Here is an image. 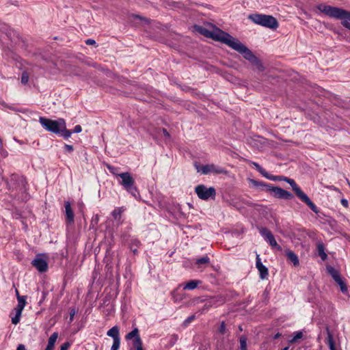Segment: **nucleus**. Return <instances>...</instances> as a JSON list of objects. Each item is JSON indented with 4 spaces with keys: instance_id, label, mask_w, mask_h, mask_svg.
<instances>
[{
    "instance_id": "f257e3e1",
    "label": "nucleus",
    "mask_w": 350,
    "mask_h": 350,
    "mask_svg": "<svg viewBox=\"0 0 350 350\" xmlns=\"http://www.w3.org/2000/svg\"><path fill=\"white\" fill-rule=\"evenodd\" d=\"M269 180L273 181H285L288 183L292 187V189L295 193L296 196L315 213L319 212L317 206L312 202L309 197L301 189V188L296 184L295 181L290 178L284 176H273L267 172L265 176Z\"/></svg>"
},
{
    "instance_id": "f03ea898",
    "label": "nucleus",
    "mask_w": 350,
    "mask_h": 350,
    "mask_svg": "<svg viewBox=\"0 0 350 350\" xmlns=\"http://www.w3.org/2000/svg\"><path fill=\"white\" fill-rule=\"evenodd\" d=\"M226 44L241 53L245 59L256 66L260 71H262L264 70V67L260 61L239 40L230 35Z\"/></svg>"
},
{
    "instance_id": "7ed1b4c3",
    "label": "nucleus",
    "mask_w": 350,
    "mask_h": 350,
    "mask_svg": "<svg viewBox=\"0 0 350 350\" xmlns=\"http://www.w3.org/2000/svg\"><path fill=\"white\" fill-rule=\"evenodd\" d=\"M317 8L327 16L340 20L341 24L350 30V11L325 4H320Z\"/></svg>"
},
{
    "instance_id": "20e7f679",
    "label": "nucleus",
    "mask_w": 350,
    "mask_h": 350,
    "mask_svg": "<svg viewBox=\"0 0 350 350\" xmlns=\"http://www.w3.org/2000/svg\"><path fill=\"white\" fill-rule=\"evenodd\" d=\"M194 29L197 32L207 38H211L214 40L219 41L224 44L226 43L228 38L230 37L229 33L221 30L219 28H215L213 31H209L204 27L195 25Z\"/></svg>"
},
{
    "instance_id": "39448f33",
    "label": "nucleus",
    "mask_w": 350,
    "mask_h": 350,
    "mask_svg": "<svg viewBox=\"0 0 350 350\" xmlns=\"http://www.w3.org/2000/svg\"><path fill=\"white\" fill-rule=\"evenodd\" d=\"M248 18L255 24L271 29H275L279 26L277 19L271 15H266L262 14H250L248 16Z\"/></svg>"
},
{
    "instance_id": "423d86ee",
    "label": "nucleus",
    "mask_w": 350,
    "mask_h": 350,
    "mask_svg": "<svg viewBox=\"0 0 350 350\" xmlns=\"http://www.w3.org/2000/svg\"><path fill=\"white\" fill-rule=\"evenodd\" d=\"M117 176L121 178L119 183L123 188L133 196L135 199H139L140 197L139 192L135 185V180L129 172H123L118 174Z\"/></svg>"
},
{
    "instance_id": "0eeeda50",
    "label": "nucleus",
    "mask_w": 350,
    "mask_h": 350,
    "mask_svg": "<svg viewBox=\"0 0 350 350\" xmlns=\"http://www.w3.org/2000/svg\"><path fill=\"white\" fill-rule=\"evenodd\" d=\"M64 120L63 118L53 120L42 116L39 118V122L42 126L46 131L55 134H59L60 130L64 129Z\"/></svg>"
},
{
    "instance_id": "6e6552de",
    "label": "nucleus",
    "mask_w": 350,
    "mask_h": 350,
    "mask_svg": "<svg viewBox=\"0 0 350 350\" xmlns=\"http://www.w3.org/2000/svg\"><path fill=\"white\" fill-rule=\"evenodd\" d=\"M195 192L198 197L203 200L209 199L215 200L216 197V190L214 187H206L204 185H198L195 187Z\"/></svg>"
},
{
    "instance_id": "1a4fd4ad",
    "label": "nucleus",
    "mask_w": 350,
    "mask_h": 350,
    "mask_svg": "<svg viewBox=\"0 0 350 350\" xmlns=\"http://www.w3.org/2000/svg\"><path fill=\"white\" fill-rule=\"evenodd\" d=\"M268 193L275 198L282 200H291L294 197L291 192L286 191L281 187L273 186L272 185L270 189H268Z\"/></svg>"
},
{
    "instance_id": "9d476101",
    "label": "nucleus",
    "mask_w": 350,
    "mask_h": 350,
    "mask_svg": "<svg viewBox=\"0 0 350 350\" xmlns=\"http://www.w3.org/2000/svg\"><path fill=\"white\" fill-rule=\"evenodd\" d=\"M198 172H201L203 174H208L210 173H214L217 174H225L226 170L221 167L214 164H208L202 165L200 167H197Z\"/></svg>"
},
{
    "instance_id": "9b49d317",
    "label": "nucleus",
    "mask_w": 350,
    "mask_h": 350,
    "mask_svg": "<svg viewBox=\"0 0 350 350\" xmlns=\"http://www.w3.org/2000/svg\"><path fill=\"white\" fill-rule=\"evenodd\" d=\"M18 304L14 308L15 316L12 318V323L16 325L19 323L22 312L26 305V297L25 296H18Z\"/></svg>"
},
{
    "instance_id": "f8f14e48",
    "label": "nucleus",
    "mask_w": 350,
    "mask_h": 350,
    "mask_svg": "<svg viewBox=\"0 0 350 350\" xmlns=\"http://www.w3.org/2000/svg\"><path fill=\"white\" fill-rule=\"evenodd\" d=\"M259 232L271 247H275L278 250H282L281 246L278 244L274 236L269 229L267 228H261L259 230Z\"/></svg>"
},
{
    "instance_id": "ddd939ff",
    "label": "nucleus",
    "mask_w": 350,
    "mask_h": 350,
    "mask_svg": "<svg viewBox=\"0 0 350 350\" xmlns=\"http://www.w3.org/2000/svg\"><path fill=\"white\" fill-rule=\"evenodd\" d=\"M32 265L36 269L41 272L44 273L48 270L49 266L46 260L42 258L40 256H37L31 262Z\"/></svg>"
},
{
    "instance_id": "4468645a",
    "label": "nucleus",
    "mask_w": 350,
    "mask_h": 350,
    "mask_svg": "<svg viewBox=\"0 0 350 350\" xmlns=\"http://www.w3.org/2000/svg\"><path fill=\"white\" fill-rule=\"evenodd\" d=\"M256 267L259 271L260 278L262 280L267 279L269 275L268 269L262 265L258 254L256 255Z\"/></svg>"
},
{
    "instance_id": "2eb2a0df",
    "label": "nucleus",
    "mask_w": 350,
    "mask_h": 350,
    "mask_svg": "<svg viewBox=\"0 0 350 350\" xmlns=\"http://www.w3.org/2000/svg\"><path fill=\"white\" fill-rule=\"evenodd\" d=\"M125 338H126V340H128L133 339V345L134 347H136L137 342H139L140 345L142 344V341L139 335V329L137 327L134 328L131 332L128 333L126 335Z\"/></svg>"
},
{
    "instance_id": "dca6fc26",
    "label": "nucleus",
    "mask_w": 350,
    "mask_h": 350,
    "mask_svg": "<svg viewBox=\"0 0 350 350\" xmlns=\"http://www.w3.org/2000/svg\"><path fill=\"white\" fill-rule=\"evenodd\" d=\"M65 211L66 221L72 224L74 222V213L72 210L70 203L69 202H65Z\"/></svg>"
},
{
    "instance_id": "f3484780",
    "label": "nucleus",
    "mask_w": 350,
    "mask_h": 350,
    "mask_svg": "<svg viewBox=\"0 0 350 350\" xmlns=\"http://www.w3.org/2000/svg\"><path fill=\"white\" fill-rule=\"evenodd\" d=\"M286 256L287 259L293 262V265L297 267L299 265L298 256L292 250H288L286 251Z\"/></svg>"
},
{
    "instance_id": "a211bd4d",
    "label": "nucleus",
    "mask_w": 350,
    "mask_h": 350,
    "mask_svg": "<svg viewBox=\"0 0 350 350\" xmlns=\"http://www.w3.org/2000/svg\"><path fill=\"white\" fill-rule=\"evenodd\" d=\"M326 332L327 336L325 340V343L328 345L330 350H336L333 336L328 327L326 328Z\"/></svg>"
},
{
    "instance_id": "6ab92c4d",
    "label": "nucleus",
    "mask_w": 350,
    "mask_h": 350,
    "mask_svg": "<svg viewBox=\"0 0 350 350\" xmlns=\"http://www.w3.org/2000/svg\"><path fill=\"white\" fill-rule=\"evenodd\" d=\"M250 182L254 187H260L262 191H265L266 192H268V189H270L271 186V184H267L266 183L258 181L254 179H251Z\"/></svg>"
},
{
    "instance_id": "aec40b11",
    "label": "nucleus",
    "mask_w": 350,
    "mask_h": 350,
    "mask_svg": "<svg viewBox=\"0 0 350 350\" xmlns=\"http://www.w3.org/2000/svg\"><path fill=\"white\" fill-rule=\"evenodd\" d=\"M141 245V242L136 238H132L130 240L129 247L133 253L135 255L138 253L137 249Z\"/></svg>"
},
{
    "instance_id": "412c9836",
    "label": "nucleus",
    "mask_w": 350,
    "mask_h": 350,
    "mask_svg": "<svg viewBox=\"0 0 350 350\" xmlns=\"http://www.w3.org/2000/svg\"><path fill=\"white\" fill-rule=\"evenodd\" d=\"M317 250L318 254L321 257V260L325 261L327 258V255L325 252V245L323 243L318 242L317 245Z\"/></svg>"
},
{
    "instance_id": "4be33fe9",
    "label": "nucleus",
    "mask_w": 350,
    "mask_h": 350,
    "mask_svg": "<svg viewBox=\"0 0 350 350\" xmlns=\"http://www.w3.org/2000/svg\"><path fill=\"white\" fill-rule=\"evenodd\" d=\"M58 338V333L54 332L50 336L45 350H53L55 343Z\"/></svg>"
},
{
    "instance_id": "5701e85b",
    "label": "nucleus",
    "mask_w": 350,
    "mask_h": 350,
    "mask_svg": "<svg viewBox=\"0 0 350 350\" xmlns=\"http://www.w3.org/2000/svg\"><path fill=\"white\" fill-rule=\"evenodd\" d=\"M208 301L213 307H217L225 302V299L222 296H215L211 298Z\"/></svg>"
},
{
    "instance_id": "b1692460",
    "label": "nucleus",
    "mask_w": 350,
    "mask_h": 350,
    "mask_svg": "<svg viewBox=\"0 0 350 350\" xmlns=\"http://www.w3.org/2000/svg\"><path fill=\"white\" fill-rule=\"evenodd\" d=\"M327 271L335 282L339 280V278H341L339 271L332 266H327Z\"/></svg>"
},
{
    "instance_id": "393cba45",
    "label": "nucleus",
    "mask_w": 350,
    "mask_h": 350,
    "mask_svg": "<svg viewBox=\"0 0 350 350\" xmlns=\"http://www.w3.org/2000/svg\"><path fill=\"white\" fill-rule=\"evenodd\" d=\"M107 335L108 336H110L113 338V340L119 339V328L118 326H113L111 329H109L107 332Z\"/></svg>"
},
{
    "instance_id": "a878e982",
    "label": "nucleus",
    "mask_w": 350,
    "mask_h": 350,
    "mask_svg": "<svg viewBox=\"0 0 350 350\" xmlns=\"http://www.w3.org/2000/svg\"><path fill=\"white\" fill-rule=\"evenodd\" d=\"M201 283L200 280H192L185 284L183 288L185 290H193Z\"/></svg>"
},
{
    "instance_id": "bb28decb",
    "label": "nucleus",
    "mask_w": 350,
    "mask_h": 350,
    "mask_svg": "<svg viewBox=\"0 0 350 350\" xmlns=\"http://www.w3.org/2000/svg\"><path fill=\"white\" fill-rule=\"evenodd\" d=\"M125 211V208L122 207L116 208L111 213V215L115 220H120L122 213Z\"/></svg>"
},
{
    "instance_id": "cd10ccee",
    "label": "nucleus",
    "mask_w": 350,
    "mask_h": 350,
    "mask_svg": "<svg viewBox=\"0 0 350 350\" xmlns=\"http://www.w3.org/2000/svg\"><path fill=\"white\" fill-rule=\"evenodd\" d=\"M303 336H304V334H303L302 331L296 332L293 333L292 338L289 340L288 342L290 343H295L298 340L301 339L303 338Z\"/></svg>"
},
{
    "instance_id": "c85d7f7f",
    "label": "nucleus",
    "mask_w": 350,
    "mask_h": 350,
    "mask_svg": "<svg viewBox=\"0 0 350 350\" xmlns=\"http://www.w3.org/2000/svg\"><path fill=\"white\" fill-rule=\"evenodd\" d=\"M72 133V131L66 129V121L64 120V129L60 130V133L65 139H68Z\"/></svg>"
},
{
    "instance_id": "c756f323",
    "label": "nucleus",
    "mask_w": 350,
    "mask_h": 350,
    "mask_svg": "<svg viewBox=\"0 0 350 350\" xmlns=\"http://www.w3.org/2000/svg\"><path fill=\"white\" fill-rule=\"evenodd\" d=\"M336 282L340 286V291L345 293L347 291V287L345 282L342 280V278H339V280L336 281Z\"/></svg>"
},
{
    "instance_id": "7c9ffc66",
    "label": "nucleus",
    "mask_w": 350,
    "mask_h": 350,
    "mask_svg": "<svg viewBox=\"0 0 350 350\" xmlns=\"http://www.w3.org/2000/svg\"><path fill=\"white\" fill-rule=\"evenodd\" d=\"M253 165L255 167L256 170L260 172L264 177L267 174V172L257 163L252 162Z\"/></svg>"
},
{
    "instance_id": "2f4dec72",
    "label": "nucleus",
    "mask_w": 350,
    "mask_h": 350,
    "mask_svg": "<svg viewBox=\"0 0 350 350\" xmlns=\"http://www.w3.org/2000/svg\"><path fill=\"white\" fill-rule=\"evenodd\" d=\"M209 261V258L207 256H204L200 258L197 259L196 263L198 265H201L202 264H208Z\"/></svg>"
},
{
    "instance_id": "473e14b6",
    "label": "nucleus",
    "mask_w": 350,
    "mask_h": 350,
    "mask_svg": "<svg viewBox=\"0 0 350 350\" xmlns=\"http://www.w3.org/2000/svg\"><path fill=\"white\" fill-rule=\"evenodd\" d=\"M99 221V216L98 215H95L92 217L91 222H90V228H95L96 226L98 224Z\"/></svg>"
},
{
    "instance_id": "72a5a7b5",
    "label": "nucleus",
    "mask_w": 350,
    "mask_h": 350,
    "mask_svg": "<svg viewBox=\"0 0 350 350\" xmlns=\"http://www.w3.org/2000/svg\"><path fill=\"white\" fill-rule=\"evenodd\" d=\"M247 337L245 336H241L239 339L240 349L247 348Z\"/></svg>"
},
{
    "instance_id": "f704fd0d",
    "label": "nucleus",
    "mask_w": 350,
    "mask_h": 350,
    "mask_svg": "<svg viewBox=\"0 0 350 350\" xmlns=\"http://www.w3.org/2000/svg\"><path fill=\"white\" fill-rule=\"evenodd\" d=\"M113 345L111 347V350H118L120 345V338L113 340Z\"/></svg>"
},
{
    "instance_id": "c9c22d12",
    "label": "nucleus",
    "mask_w": 350,
    "mask_h": 350,
    "mask_svg": "<svg viewBox=\"0 0 350 350\" xmlns=\"http://www.w3.org/2000/svg\"><path fill=\"white\" fill-rule=\"evenodd\" d=\"M29 81V75L27 72H23L21 76V83L26 84Z\"/></svg>"
},
{
    "instance_id": "e433bc0d",
    "label": "nucleus",
    "mask_w": 350,
    "mask_h": 350,
    "mask_svg": "<svg viewBox=\"0 0 350 350\" xmlns=\"http://www.w3.org/2000/svg\"><path fill=\"white\" fill-rule=\"evenodd\" d=\"M219 332L221 334H225L226 332V323L224 321H222L220 324Z\"/></svg>"
},
{
    "instance_id": "4c0bfd02",
    "label": "nucleus",
    "mask_w": 350,
    "mask_h": 350,
    "mask_svg": "<svg viewBox=\"0 0 350 350\" xmlns=\"http://www.w3.org/2000/svg\"><path fill=\"white\" fill-rule=\"evenodd\" d=\"M195 318L196 317L194 315L189 316L185 320L184 325H187L188 324L191 323L195 319Z\"/></svg>"
},
{
    "instance_id": "58836bf2",
    "label": "nucleus",
    "mask_w": 350,
    "mask_h": 350,
    "mask_svg": "<svg viewBox=\"0 0 350 350\" xmlns=\"http://www.w3.org/2000/svg\"><path fill=\"white\" fill-rule=\"evenodd\" d=\"M77 312V310L75 308H72L70 311V318L69 321L72 322L73 321L74 317Z\"/></svg>"
},
{
    "instance_id": "ea45409f",
    "label": "nucleus",
    "mask_w": 350,
    "mask_h": 350,
    "mask_svg": "<svg viewBox=\"0 0 350 350\" xmlns=\"http://www.w3.org/2000/svg\"><path fill=\"white\" fill-rule=\"evenodd\" d=\"M74 148L72 145L65 144L64 145V150L68 152H72Z\"/></svg>"
},
{
    "instance_id": "a19ab883",
    "label": "nucleus",
    "mask_w": 350,
    "mask_h": 350,
    "mask_svg": "<svg viewBox=\"0 0 350 350\" xmlns=\"http://www.w3.org/2000/svg\"><path fill=\"white\" fill-rule=\"evenodd\" d=\"M82 128L80 125H76L72 131V133H79L81 132Z\"/></svg>"
},
{
    "instance_id": "79ce46f5",
    "label": "nucleus",
    "mask_w": 350,
    "mask_h": 350,
    "mask_svg": "<svg viewBox=\"0 0 350 350\" xmlns=\"http://www.w3.org/2000/svg\"><path fill=\"white\" fill-rule=\"evenodd\" d=\"M211 307H213L212 304L208 300L204 305L203 310H208Z\"/></svg>"
},
{
    "instance_id": "37998d69",
    "label": "nucleus",
    "mask_w": 350,
    "mask_h": 350,
    "mask_svg": "<svg viewBox=\"0 0 350 350\" xmlns=\"http://www.w3.org/2000/svg\"><path fill=\"white\" fill-rule=\"evenodd\" d=\"M70 346L69 342H64L60 350H67Z\"/></svg>"
},
{
    "instance_id": "c03bdc74",
    "label": "nucleus",
    "mask_w": 350,
    "mask_h": 350,
    "mask_svg": "<svg viewBox=\"0 0 350 350\" xmlns=\"http://www.w3.org/2000/svg\"><path fill=\"white\" fill-rule=\"evenodd\" d=\"M85 43L88 44V45H93V44H96V41L93 39H88L86 41H85Z\"/></svg>"
},
{
    "instance_id": "a18cd8bd",
    "label": "nucleus",
    "mask_w": 350,
    "mask_h": 350,
    "mask_svg": "<svg viewBox=\"0 0 350 350\" xmlns=\"http://www.w3.org/2000/svg\"><path fill=\"white\" fill-rule=\"evenodd\" d=\"M134 347L136 349V350H143L142 344L140 345L139 342H137L136 347Z\"/></svg>"
},
{
    "instance_id": "49530a36",
    "label": "nucleus",
    "mask_w": 350,
    "mask_h": 350,
    "mask_svg": "<svg viewBox=\"0 0 350 350\" xmlns=\"http://www.w3.org/2000/svg\"><path fill=\"white\" fill-rule=\"evenodd\" d=\"M341 204L345 207L348 206V201L346 199H342Z\"/></svg>"
},
{
    "instance_id": "de8ad7c7",
    "label": "nucleus",
    "mask_w": 350,
    "mask_h": 350,
    "mask_svg": "<svg viewBox=\"0 0 350 350\" xmlns=\"http://www.w3.org/2000/svg\"><path fill=\"white\" fill-rule=\"evenodd\" d=\"M16 350H25V347L24 345H19L16 349Z\"/></svg>"
},
{
    "instance_id": "09e8293b",
    "label": "nucleus",
    "mask_w": 350,
    "mask_h": 350,
    "mask_svg": "<svg viewBox=\"0 0 350 350\" xmlns=\"http://www.w3.org/2000/svg\"><path fill=\"white\" fill-rule=\"evenodd\" d=\"M163 133L165 136H166V137H169L170 136L169 133L167 132V131L165 129H163Z\"/></svg>"
},
{
    "instance_id": "8fccbe9b",
    "label": "nucleus",
    "mask_w": 350,
    "mask_h": 350,
    "mask_svg": "<svg viewBox=\"0 0 350 350\" xmlns=\"http://www.w3.org/2000/svg\"><path fill=\"white\" fill-rule=\"evenodd\" d=\"M280 336H281V334H280V333H277V334L274 336L273 338H274V339H277V338H278Z\"/></svg>"
},
{
    "instance_id": "3c124183",
    "label": "nucleus",
    "mask_w": 350,
    "mask_h": 350,
    "mask_svg": "<svg viewBox=\"0 0 350 350\" xmlns=\"http://www.w3.org/2000/svg\"><path fill=\"white\" fill-rule=\"evenodd\" d=\"M15 293H16V298L18 299V296H21V295H19V292H18V291L17 289H16V290H15Z\"/></svg>"
},
{
    "instance_id": "603ef678",
    "label": "nucleus",
    "mask_w": 350,
    "mask_h": 350,
    "mask_svg": "<svg viewBox=\"0 0 350 350\" xmlns=\"http://www.w3.org/2000/svg\"><path fill=\"white\" fill-rule=\"evenodd\" d=\"M289 347H286L284 348H283L282 350H288Z\"/></svg>"
},
{
    "instance_id": "864d4df0",
    "label": "nucleus",
    "mask_w": 350,
    "mask_h": 350,
    "mask_svg": "<svg viewBox=\"0 0 350 350\" xmlns=\"http://www.w3.org/2000/svg\"><path fill=\"white\" fill-rule=\"evenodd\" d=\"M1 146H2V142H1V139H0V148H1Z\"/></svg>"
},
{
    "instance_id": "5fc2aeb1",
    "label": "nucleus",
    "mask_w": 350,
    "mask_h": 350,
    "mask_svg": "<svg viewBox=\"0 0 350 350\" xmlns=\"http://www.w3.org/2000/svg\"><path fill=\"white\" fill-rule=\"evenodd\" d=\"M241 350H247V348H245V349H241Z\"/></svg>"
}]
</instances>
